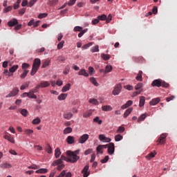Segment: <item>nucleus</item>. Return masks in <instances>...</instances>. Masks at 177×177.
I'll return each instance as SVG.
<instances>
[{
	"label": "nucleus",
	"mask_w": 177,
	"mask_h": 177,
	"mask_svg": "<svg viewBox=\"0 0 177 177\" xmlns=\"http://www.w3.org/2000/svg\"><path fill=\"white\" fill-rule=\"evenodd\" d=\"M19 88L17 87H15L8 95H7L6 96V97H13L15 96H16L17 95V93H19Z\"/></svg>",
	"instance_id": "6"
},
{
	"label": "nucleus",
	"mask_w": 177,
	"mask_h": 177,
	"mask_svg": "<svg viewBox=\"0 0 177 177\" xmlns=\"http://www.w3.org/2000/svg\"><path fill=\"white\" fill-rule=\"evenodd\" d=\"M146 117H147V115L146 113L141 115L138 120V122H141V121H145V120L146 119Z\"/></svg>",
	"instance_id": "35"
},
{
	"label": "nucleus",
	"mask_w": 177,
	"mask_h": 177,
	"mask_svg": "<svg viewBox=\"0 0 177 177\" xmlns=\"http://www.w3.org/2000/svg\"><path fill=\"white\" fill-rule=\"evenodd\" d=\"M66 155L68 156V162H72V164H74V162H77L80 160V156L75 155L71 151H67Z\"/></svg>",
	"instance_id": "2"
},
{
	"label": "nucleus",
	"mask_w": 177,
	"mask_h": 177,
	"mask_svg": "<svg viewBox=\"0 0 177 177\" xmlns=\"http://www.w3.org/2000/svg\"><path fill=\"white\" fill-rule=\"evenodd\" d=\"M4 139H6V140H8V142H10V143L15 144V138H13V137H11L10 134L5 135Z\"/></svg>",
	"instance_id": "16"
},
{
	"label": "nucleus",
	"mask_w": 177,
	"mask_h": 177,
	"mask_svg": "<svg viewBox=\"0 0 177 177\" xmlns=\"http://www.w3.org/2000/svg\"><path fill=\"white\" fill-rule=\"evenodd\" d=\"M58 100H66L67 99L66 93H62L57 97Z\"/></svg>",
	"instance_id": "25"
},
{
	"label": "nucleus",
	"mask_w": 177,
	"mask_h": 177,
	"mask_svg": "<svg viewBox=\"0 0 177 177\" xmlns=\"http://www.w3.org/2000/svg\"><path fill=\"white\" fill-rule=\"evenodd\" d=\"M88 139H89V135L84 134L79 138L78 142L79 143L84 145V143H85Z\"/></svg>",
	"instance_id": "9"
},
{
	"label": "nucleus",
	"mask_w": 177,
	"mask_h": 177,
	"mask_svg": "<svg viewBox=\"0 0 177 177\" xmlns=\"http://www.w3.org/2000/svg\"><path fill=\"white\" fill-rule=\"evenodd\" d=\"M132 110H133L132 108H129L128 109H127L124 113V118H127V117H128V115H129L131 113H132Z\"/></svg>",
	"instance_id": "27"
},
{
	"label": "nucleus",
	"mask_w": 177,
	"mask_h": 177,
	"mask_svg": "<svg viewBox=\"0 0 177 177\" xmlns=\"http://www.w3.org/2000/svg\"><path fill=\"white\" fill-rule=\"evenodd\" d=\"M12 167V165L9 163H3L0 165V167L3 169H10Z\"/></svg>",
	"instance_id": "23"
},
{
	"label": "nucleus",
	"mask_w": 177,
	"mask_h": 177,
	"mask_svg": "<svg viewBox=\"0 0 177 177\" xmlns=\"http://www.w3.org/2000/svg\"><path fill=\"white\" fill-rule=\"evenodd\" d=\"M58 3L59 0H49L48 5H50V6H55V5H57Z\"/></svg>",
	"instance_id": "24"
},
{
	"label": "nucleus",
	"mask_w": 177,
	"mask_h": 177,
	"mask_svg": "<svg viewBox=\"0 0 177 177\" xmlns=\"http://www.w3.org/2000/svg\"><path fill=\"white\" fill-rule=\"evenodd\" d=\"M88 32V28L81 30L80 32L78 34L79 38H81V37H82V35H84V34H85V32Z\"/></svg>",
	"instance_id": "53"
},
{
	"label": "nucleus",
	"mask_w": 177,
	"mask_h": 177,
	"mask_svg": "<svg viewBox=\"0 0 177 177\" xmlns=\"http://www.w3.org/2000/svg\"><path fill=\"white\" fill-rule=\"evenodd\" d=\"M88 73L91 75H92L93 73H95V69L93 68V67L92 66L88 67Z\"/></svg>",
	"instance_id": "62"
},
{
	"label": "nucleus",
	"mask_w": 177,
	"mask_h": 177,
	"mask_svg": "<svg viewBox=\"0 0 177 177\" xmlns=\"http://www.w3.org/2000/svg\"><path fill=\"white\" fill-rule=\"evenodd\" d=\"M167 138V133H162L157 142L159 145H165V139Z\"/></svg>",
	"instance_id": "8"
},
{
	"label": "nucleus",
	"mask_w": 177,
	"mask_h": 177,
	"mask_svg": "<svg viewBox=\"0 0 177 177\" xmlns=\"http://www.w3.org/2000/svg\"><path fill=\"white\" fill-rule=\"evenodd\" d=\"M109 161V156H106L104 157V159H102L100 160V162H102V164H106V162H107Z\"/></svg>",
	"instance_id": "59"
},
{
	"label": "nucleus",
	"mask_w": 177,
	"mask_h": 177,
	"mask_svg": "<svg viewBox=\"0 0 177 177\" xmlns=\"http://www.w3.org/2000/svg\"><path fill=\"white\" fill-rule=\"evenodd\" d=\"M20 113L24 117H27V115H28V111L26 109H21Z\"/></svg>",
	"instance_id": "36"
},
{
	"label": "nucleus",
	"mask_w": 177,
	"mask_h": 177,
	"mask_svg": "<svg viewBox=\"0 0 177 177\" xmlns=\"http://www.w3.org/2000/svg\"><path fill=\"white\" fill-rule=\"evenodd\" d=\"M28 169H39V166L37 165H32L28 167Z\"/></svg>",
	"instance_id": "51"
},
{
	"label": "nucleus",
	"mask_w": 177,
	"mask_h": 177,
	"mask_svg": "<svg viewBox=\"0 0 177 177\" xmlns=\"http://www.w3.org/2000/svg\"><path fill=\"white\" fill-rule=\"evenodd\" d=\"M39 88H41V86H39V84H37L35 88H34L33 89L30 90V93H37V92H38L39 91Z\"/></svg>",
	"instance_id": "32"
},
{
	"label": "nucleus",
	"mask_w": 177,
	"mask_h": 177,
	"mask_svg": "<svg viewBox=\"0 0 177 177\" xmlns=\"http://www.w3.org/2000/svg\"><path fill=\"white\" fill-rule=\"evenodd\" d=\"M17 68H19V65H14L10 68L9 71L10 73H15Z\"/></svg>",
	"instance_id": "33"
},
{
	"label": "nucleus",
	"mask_w": 177,
	"mask_h": 177,
	"mask_svg": "<svg viewBox=\"0 0 177 177\" xmlns=\"http://www.w3.org/2000/svg\"><path fill=\"white\" fill-rule=\"evenodd\" d=\"M96 150H97V154H99V153L100 154H103V151H102L103 150V148L102 147L101 145L97 146L96 148Z\"/></svg>",
	"instance_id": "45"
},
{
	"label": "nucleus",
	"mask_w": 177,
	"mask_h": 177,
	"mask_svg": "<svg viewBox=\"0 0 177 177\" xmlns=\"http://www.w3.org/2000/svg\"><path fill=\"white\" fill-rule=\"evenodd\" d=\"M25 133L26 135H32V133H34V131L33 130H31V129H26L25 130Z\"/></svg>",
	"instance_id": "60"
},
{
	"label": "nucleus",
	"mask_w": 177,
	"mask_h": 177,
	"mask_svg": "<svg viewBox=\"0 0 177 177\" xmlns=\"http://www.w3.org/2000/svg\"><path fill=\"white\" fill-rule=\"evenodd\" d=\"M73 132V129L71 127H66L64 130V135H67V133H71Z\"/></svg>",
	"instance_id": "34"
},
{
	"label": "nucleus",
	"mask_w": 177,
	"mask_h": 177,
	"mask_svg": "<svg viewBox=\"0 0 177 177\" xmlns=\"http://www.w3.org/2000/svg\"><path fill=\"white\" fill-rule=\"evenodd\" d=\"M64 45V41H62L61 42H59V43L57 44V49H58V50L62 49V48H63Z\"/></svg>",
	"instance_id": "57"
},
{
	"label": "nucleus",
	"mask_w": 177,
	"mask_h": 177,
	"mask_svg": "<svg viewBox=\"0 0 177 177\" xmlns=\"http://www.w3.org/2000/svg\"><path fill=\"white\" fill-rule=\"evenodd\" d=\"M145 102H146V98L145 97V96L140 97V102H139L140 107H143L145 106Z\"/></svg>",
	"instance_id": "19"
},
{
	"label": "nucleus",
	"mask_w": 177,
	"mask_h": 177,
	"mask_svg": "<svg viewBox=\"0 0 177 177\" xmlns=\"http://www.w3.org/2000/svg\"><path fill=\"white\" fill-rule=\"evenodd\" d=\"M115 142H120V140H122V136L121 134H118L115 137Z\"/></svg>",
	"instance_id": "49"
},
{
	"label": "nucleus",
	"mask_w": 177,
	"mask_h": 177,
	"mask_svg": "<svg viewBox=\"0 0 177 177\" xmlns=\"http://www.w3.org/2000/svg\"><path fill=\"white\" fill-rule=\"evenodd\" d=\"M12 8H13V7H12V6H8V7L4 8V10H3V13H8V12H10V10H12Z\"/></svg>",
	"instance_id": "58"
},
{
	"label": "nucleus",
	"mask_w": 177,
	"mask_h": 177,
	"mask_svg": "<svg viewBox=\"0 0 177 177\" xmlns=\"http://www.w3.org/2000/svg\"><path fill=\"white\" fill-rule=\"evenodd\" d=\"M98 19L100 21H104L107 19V15H99L98 17Z\"/></svg>",
	"instance_id": "50"
},
{
	"label": "nucleus",
	"mask_w": 177,
	"mask_h": 177,
	"mask_svg": "<svg viewBox=\"0 0 177 177\" xmlns=\"http://www.w3.org/2000/svg\"><path fill=\"white\" fill-rule=\"evenodd\" d=\"M101 57L103 60H110V55L106 54H101Z\"/></svg>",
	"instance_id": "46"
},
{
	"label": "nucleus",
	"mask_w": 177,
	"mask_h": 177,
	"mask_svg": "<svg viewBox=\"0 0 177 177\" xmlns=\"http://www.w3.org/2000/svg\"><path fill=\"white\" fill-rule=\"evenodd\" d=\"M62 154V151H60L59 148H56L55 150V156L56 158H59L60 157V155Z\"/></svg>",
	"instance_id": "26"
},
{
	"label": "nucleus",
	"mask_w": 177,
	"mask_h": 177,
	"mask_svg": "<svg viewBox=\"0 0 177 177\" xmlns=\"http://www.w3.org/2000/svg\"><path fill=\"white\" fill-rule=\"evenodd\" d=\"M160 102H161V98L160 97L153 98L150 101L149 104L151 106H156V104H158Z\"/></svg>",
	"instance_id": "12"
},
{
	"label": "nucleus",
	"mask_w": 177,
	"mask_h": 177,
	"mask_svg": "<svg viewBox=\"0 0 177 177\" xmlns=\"http://www.w3.org/2000/svg\"><path fill=\"white\" fill-rule=\"evenodd\" d=\"M151 86H157L158 88H160V86H162L163 88H168V86H169V84L158 79L155 80L152 82Z\"/></svg>",
	"instance_id": "3"
},
{
	"label": "nucleus",
	"mask_w": 177,
	"mask_h": 177,
	"mask_svg": "<svg viewBox=\"0 0 177 177\" xmlns=\"http://www.w3.org/2000/svg\"><path fill=\"white\" fill-rule=\"evenodd\" d=\"M90 82L93 85H95V86H99V83L97 82V81H96V79H95V77H91Z\"/></svg>",
	"instance_id": "31"
},
{
	"label": "nucleus",
	"mask_w": 177,
	"mask_h": 177,
	"mask_svg": "<svg viewBox=\"0 0 177 177\" xmlns=\"http://www.w3.org/2000/svg\"><path fill=\"white\" fill-rule=\"evenodd\" d=\"M63 160L64 161L68 162V156L66 157L64 155H62L60 159L56 160L52 163L53 167H56V165H59V164L63 163Z\"/></svg>",
	"instance_id": "4"
},
{
	"label": "nucleus",
	"mask_w": 177,
	"mask_h": 177,
	"mask_svg": "<svg viewBox=\"0 0 177 177\" xmlns=\"http://www.w3.org/2000/svg\"><path fill=\"white\" fill-rule=\"evenodd\" d=\"M91 52L93 53H95V52H99V46H95L91 48Z\"/></svg>",
	"instance_id": "56"
},
{
	"label": "nucleus",
	"mask_w": 177,
	"mask_h": 177,
	"mask_svg": "<svg viewBox=\"0 0 177 177\" xmlns=\"http://www.w3.org/2000/svg\"><path fill=\"white\" fill-rule=\"evenodd\" d=\"M79 75H83L84 77H89V74L86 72L85 69H81L79 73Z\"/></svg>",
	"instance_id": "21"
},
{
	"label": "nucleus",
	"mask_w": 177,
	"mask_h": 177,
	"mask_svg": "<svg viewBox=\"0 0 177 177\" xmlns=\"http://www.w3.org/2000/svg\"><path fill=\"white\" fill-rule=\"evenodd\" d=\"M115 151V147L114 146V143L110 142L108 145V153L110 156L114 154V151Z\"/></svg>",
	"instance_id": "7"
},
{
	"label": "nucleus",
	"mask_w": 177,
	"mask_h": 177,
	"mask_svg": "<svg viewBox=\"0 0 177 177\" xmlns=\"http://www.w3.org/2000/svg\"><path fill=\"white\" fill-rule=\"evenodd\" d=\"M156 155H157V152H156V151H154L153 152L149 153L146 156V158H147V160H151V158H154V157H156Z\"/></svg>",
	"instance_id": "17"
},
{
	"label": "nucleus",
	"mask_w": 177,
	"mask_h": 177,
	"mask_svg": "<svg viewBox=\"0 0 177 177\" xmlns=\"http://www.w3.org/2000/svg\"><path fill=\"white\" fill-rule=\"evenodd\" d=\"M89 103H91V104H95V106H97L99 104V101L93 98L89 100Z\"/></svg>",
	"instance_id": "40"
},
{
	"label": "nucleus",
	"mask_w": 177,
	"mask_h": 177,
	"mask_svg": "<svg viewBox=\"0 0 177 177\" xmlns=\"http://www.w3.org/2000/svg\"><path fill=\"white\" fill-rule=\"evenodd\" d=\"M7 24L8 27H15V26H17V24H19V21H17V19L14 18L8 21Z\"/></svg>",
	"instance_id": "11"
},
{
	"label": "nucleus",
	"mask_w": 177,
	"mask_h": 177,
	"mask_svg": "<svg viewBox=\"0 0 177 177\" xmlns=\"http://www.w3.org/2000/svg\"><path fill=\"white\" fill-rule=\"evenodd\" d=\"M27 74H28V70L23 71L22 73L20 75V78L24 80L27 77Z\"/></svg>",
	"instance_id": "29"
},
{
	"label": "nucleus",
	"mask_w": 177,
	"mask_h": 177,
	"mask_svg": "<svg viewBox=\"0 0 177 177\" xmlns=\"http://www.w3.org/2000/svg\"><path fill=\"white\" fill-rule=\"evenodd\" d=\"M125 131V127H119L118 130L116 131V133H122Z\"/></svg>",
	"instance_id": "44"
},
{
	"label": "nucleus",
	"mask_w": 177,
	"mask_h": 177,
	"mask_svg": "<svg viewBox=\"0 0 177 177\" xmlns=\"http://www.w3.org/2000/svg\"><path fill=\"white\" fill-rule=\"evenodd\" d=\"M40 123H41V119H39V118H37L32 121V124H33V125H38V124H40Z\"/></svg>",
	"instance_id": "37"
},
{
	"label": "nucleus",
	"mask_w": 177,
	"mask_h": 177,
	"mask_svg": "<svg viewBox=\"0 0 177 177\" xmlns=\"http://www.w3.org/2000/svg\"><path fill=\"white\" fill-rule=\"evenodd\" d=\"M57 165H58L57 167V171H62V169L64 167V164L63 163Z\"/></svg>",
	"instance_id": "61"
},
{
	"label": "nucleus",
	"mask_w": 177,
	"mask_h": 177,
	"mask_svg": "<svg viewBox=\"0 0 177 177\" xmlns=\"http://www.w3.org/2000/svg\"><path fill=\"white\" fill-rule=\"evenodd\" d=\"M29 85H30V82L24 83L20 87L21 91H24L26 88H28Z\"/></svg>",
	"instance_id": "38"
},
{
	"label": "nucleus",
	"mask_w": 177,
	"mask_h": 177,
	"mask_svg": "<svg viewBox=\"0 0 177 177\" xmlns=\"http://www.w3.org/2000/svg\"><path fill=\"white\" fill-rule=\"evenodd\" d=\"M49 64H50V59H46L42 65V68H46V67H48V66H49Z\"/></svg>",
	"instance_id": "30"
},
{
	"label": "nucleus",
	"mask_w": 177,
	"mask_h": 177,
	"mask_svg": "<svg viewBox=\"0 0 177 177\" xmlns=\"http://www.w3.org/2000/svg\"><path fill=\"white\" fill-rule=\"evenodd\" d=\"M39 85L40 88H48V86H50V83L48 81H43Z\"/></svg>",
	"instance_id": "14"
},
{
	"label": "nucleus",
	"mask_w": 177,
	"mask_h": 177,
	"mask_svg": "<svg viewBox=\"0 0 177 177\" xmlns=\"http://www.w3.org/2000/svg\"><path fill=\"white\" fill-rule=\"evenodd\" d=\"M142 86H143V84L138 83V84H136L135 86V89H136V91H141V89H143V88H142Z\"/></svg>",
	"instance_id": "43"
},
{
	"label": "nucleus",
	"mask_w": 177,
	"mask_h": 177,
	"mask_svg": "<svg viewBox=\"0 0 177 177\" xmlns=\"http://www.w3.org/2000/svg\"><path fill=\"white\" fill-rule=\"evenodd\" d=\"M112 70H113V66L108 65V66H106V68H105L104 73H105V74H107V73L111 72Z\"/></svg>",
	"instance_id": "41"
},
{
	"label": "nucleus",
	"mask_w": 177,
	"mask_h": 177,
	"mask_svg": "<svg viewBox=\"0 0 177 177\" xmlns=\"http://www.w3.org/2000/svg\"><path fill=\"white\" fill-rule=\"evenodd\" d=\"M91 115H92V111H86L83 114L84 118H88V117H91Z\"/></svg>",
	"instance_id": "42"
},
{
	"label": "nucleus",
	"mask_w": 177,
	"mask_h": 177,
	"mask_svg": "<svg viewBox=\"0 0 177 177\" xmlns=\"http://www.w3.org/2000/svg\"><path fill=\"white\" fill-rule=\"evenodd\" d=\"M89 169V165H86L82 169V174L84 177L89 176L91 171H88Z\"/></svg>",
	"instance_id": "10"
},
{
	"label": "nucleus",
	"mask_w": 177,
	"mask_h": 177,
	"mask_svg": "<svg viewBox=\"0 0 177 177\" xmlns=\"http://www.w3.org/2000/svg\"><path fill=\"white\" fill-rule=\"evenodd\" d=\"M66 142L68 145H73V143H75V138L73 136H69L66 138Z\"/></svg>",
	"instance_id": "13"
},
{
	"label": "nucleus",
	"mask_w": 177,
	"mask_h": 177,
	"mask_svg": "<svg viewBox=\"0 0 177 177\" xmlns=\"http://www.w3.org/2000/svg\"><path fill=\"white\" fill-rule=\"evenodd\" d=\"M82 27L81 26H75L74 28H73V31L75 32H81L82 31Z\"/></svg>",
	"instance_id": "54"
},
{
	"label": "nucleus",
	"mask_w": 177,
	"mask_h": 177,
	"mask_svg": "<svg viewBox=\"0 0 177 177\" xmlns=\"http://www.w3.org/2000/svg\"><path fill=\"white\" fill-rule=\"evenodd\" d=\"M41 66V59L39 58H36L34 59L32 71L30 72V75H35L38 68Z\"/></svg>",
	"instance_id": "1"
},
{
	"label": "nucleus",
	"mask_w": 177,
	"mask_h": 177,
	"mask_svg": "<svg viewBox=\"0 0 177 177\" xmlns=\"http://www.w3.org/2000/svg\"><path fill=\"white\" fill-rule=\"evenodd\" d=\"M102 111H111L113 110V107L110 105H105L102 106Z\"/></svg>",
	"instance_id": "20"
},
{
	"label": "nucleus",
	"mask_w": 177,
	"mask_h": 177,
	"mask_svg": "<svg viewBox=\"0 0 177 177\" xmlns=\"http://www.w3.org/2000/svg\"><path fill=\"white\" fill-rule=\"evenodd\" d=\"M64 118L65 120H71L73 118V113L71 112H65L64 113Z\"/></svg>",
	"instance_id": "15"
},
{
	"label": "nucleus",
	"mask_w": 177,
	"mask_h": 177,
	"mask_svg": "<svg viewBox=\"0 0 177 177\" xmlns=\"http://www.w3.org/2000/svg\"><path fill=\"white\" fill-rule=\"evenodd\" d=\"M48 16L47 13H41L38 15L39 19H44V17H46Z\"/></svg>",
	"instance_id": "63"
},
{
	"label": "nucleus",
	"mask_w": 177,
	"mask_h": 177,
	"mask_svg": "<svg viewBox=\"0 0 177 177\" xmlns=\"http://www.w3.org/2000/svg\"><path fill=\"white\" fill-rule=\"evenodd\" d=\"M94 122H97L99 125H101L102 124V120H99V117H96L95 118L93 119Z\"/></svg>",
	"instance_id": "64"
},
{
	"label": "nucleus",
	"mask_w": 177,
	"mask_h": 177,
	"mask_svg": "<svg viewBox=\"0 0 177 177\" xmlns=\"http://www.w3.org/2000/svg\"><path fill=\"white\" fill-rule=\"evenodd\" d=\"M37 1L38 0H30L28 3V6H29V8H32V6H34L35 2H37Z\"/></svg>",
	"instance_id": "47"
},
{
	"label": "nucleus",
	"mask_w": 177,
	"mask_h": 177,
	"mask_svg": "<svg viewBox=\"0 0 177 177\" xmlns=\"http://www.w3.org/2000/svg\"><path fill=\"white\" fill-rule=\"evenodd\" d=\"M47 172V169H39L35 171L36 174H46Z\"/></svg>",
	"instance_id": "39"
},
{
	"label": "nucleus",
	"mask_w": 177,
	"mask_h": 177,
	"mask_svg": "<svg viewBox=\"0 0 177 177\" xmlns=\"http://www.w3.org/2000/svg\"><path fill=\"white\" fill-rule=\"evenodd\" d=\"M28 67H30V64H28V63H23L22 64V70L24 71V70H27V68H28Z\"/></svg>",
	"instance_id": "52"
},
{
	"label": "nucleus",
	"mask_w": 177,
	"mask_h": 177,
	"mask_svg": "<svg viewBox=\"0 0 177 177\" xmlns=\"http://www.w3.org/2000/svg\"><path fill=\"white\" fill-rule=\"evenodd\" d=\"M112 19H113V16L111 15V14H109L108 15V17H106V24H109V23H110V21H111Z\"/></svg>",
	"instance_id": "55"
},
{
	"label": "nucleus",
	"mask_w": 177,
	"mask_h": 177,
	"mask_svg": "<svg viewBox=\"0 0 177 177\" xmlns=\"http://www.w3.org/2000/svg\"><path fill=\"white\" fill-rule=\"evenodd\" d=\"M122 89V85H121V84H117L116 86H115L112 91L113 95H114V96H117V95H120Z\"/></svg>",
	"instance_id": "5"
},
{
	"label": "nucleus",
	"mask_w": 177,
	"mask_h": 177,
	"mask_svg": "<svg viewBox=\"0 0 177 177\" xmlns=\"http://www.w3.org/2000/svg\"><path fill=\"white\" fill-rule=\"evenodd\" d=\"M142 74H143V72L142 71H140L136 76V80L137 81H142Z\"/></svg>",
	"instance_id": "28"
},
{
	"label": "nucleus",
	"mask_w": 177,
	"mask_h": 177,
	"mask_svg": "<svg viewBox=\"0 0 177 177\" xmlns=\"http://www.w3.org/2000/svg\"><path fill=\"white\" fill-rule=\"evenodd\" d=\"M71 68L70 65H66L63 71L64 75H67L70 73Z\"/></svg>",
	"instance_id": "22"
},
{
	"label": "nucleus",
	"mask_w": 177,
	"mask_h": 177,
	"mask_svg": "<svg viewBox=\"0 0 177 177\" xmlns=\"http://www.w3.org/2000/svg\"><path fill=\"white\" fill-rule=\"evenodd\" d=\"M46 150L47 153H48V154H52V147H50V145L49 144L47 145Z\"/></svg>",
	"instance_id": "48"
},
{
	"label": "nucleus",
	"mask_w": 177,
	"mask_h": 177,
	"mask_svg": "<svg viewBox=\"0 0 177 177\" xmlns=\"http://www.w3.org/2000/svg\"><path fill=\"white\" fill-rule=\"evenodd\" d=\"M71 88V84L68 83L65 86H63L62 89V92H67L68 91H70V88Z\"/></svg>",
	"instance_id": "18"
}]
</instances>
